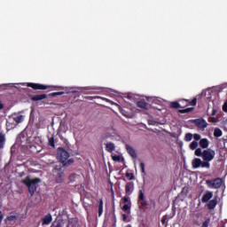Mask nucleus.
Returning a JSON list of instances; mask_svg holds the SVG:
<instances>
[{
	"instance_id": "f257e3e1",
	"label": "nucleus",
	"mask_w": 227,
	"mask_h": 227,
	"mask_svg": "<svg viewBox=\"0 0 227 227\" xmlns=\"http://www.w3.org/2000/svg\"><path fill=\"white\" fill-rule=\"evenodd\" d=\"M57 159L63 167L68 168L74 164V159H70V153L65 150L63 147H59L57 149ZM69 159V160H68Z\"/></svg>"
},
{
	"instance_id": "f03ea898",
	"label": "nucleus",
	"mask_w": 227,
	"mask_h": 227,
	"mask_svg": "<svg viewBox=\"0 0 227 227\" xmlns=\"http://www.w3.org/2000/svg\"><path fill=\"white\" fill-rule=\"evenodd\" d=\"M21 183L27 186L28 193L33 198V196H35V192H36V190L38 189V184L42 183V179H40V177L31 179V176H27L21 181Z\"/></svg>"
},
{
	"instance_id": "7ed1b4c3",
	"label": "nucleus",
	"mask_w": 227,
	"mask_h": 227,
	"mask_svg": "<svg viewBox=\"0 0 227 227\" xmlns=\"http://www.w3.org/2000/svg\"><path fill=\"white\" fill-rule=\"evenodd\" d=\"M53 177L57 184H63L65 182V168L60 165H56L52 170Z\"/></svg>"
},
{
	"instance_id": "20e7f679",
	"label": "nucleus",
	"mask_w": 227,
	"mask_h": 227,
	"mask_svg": "<svg viewBox=\"0 0 227 227\" xmlns=\"http://www.w3.org/2000/svg\"><path fill=\"white\" fill-rule=\"evenodd\" d=\"M215 158V151L212 149H206L203 151L202 160L210 164L211 160H214Z\"/></svg>"
},
{
	"instance_id": "39448f33",
	"label": "nucleus",
	"mask_w": 227,
	"mask_h": 227,
	"mask_svg": "<svg viewBox=\"0 0 227 227\" xmlns=\"http://www.w3.org/2000/svg\"><path fill=\"white\" fill-rule=\"evenodd\" d=\"M192 166L193 169H198V168H206L207 169H210V164L207 162H204L200 158H195L192 160Z\"/></svg>"
},
{
	"instance_id": "423d86ee",
	"label": "nucleus",
	"mask_w": 227,
	"mask_h": 227,
	"mask_svg": "<svg viewBox=\"0 0 227 227\" xmlns=\"http://www.w3.org/2000/svg\"><path fill=\"white\" fill-rule=\"evenodd\" d=\"M206 184L207 187H209V189H220V187L223 185V179L217 177L212 180H206Z\"/></svg>"
},
{
	"instance_id": "0eeeda50",
	"label": "nucleus",
	"mask_w": 227,
	"mask_h": 227,
	"mask_svg": "<svg viewBox=\"0 0 227 227\" xmlns=\"http://www.w3.org/2000/svg\"><path fill=\"white\" fill-rule=\"evenodd\" d=\"M28 88H32V90H54V88H58L56 86H51V85H43L42 83H33L28 82L27 83Z\"/></svg>"
},
{
	"instance_id": "6e6552de",
	"label": "nucleus",
	"mask_w": 227,
	"mask_h": 227,
	"mask_svg": "<svg viewBox=\"0 0 227 227\" xmlns=\"http://www.w3.org/2000/svg\"><path fill=\"white\" fill-rule=\"evenodd\" d=\"M138 207L139 208H145L148 207V201L146 199H145V193L143 192V190H139L138 192Z\"/></svg>"
},
{
	"instance_id": "1a4fd4ad",
	"label": "nucleus",
	"mask_w": 227,
	"mask_h": 227,
	"mask_svg": "<svg viewBox=\"0 0 227 227\" xmlns=\"http://www.w3.org/2000/svg\"><path fill=\"white\" fill-rule=\"evenodd\" d=\"M19 221V213L11 212L5 218V223L15 224Z\"/></svg>"
},
{
	"instance_id": "9d476101",
	"label": "nucleus",
	"mask_w": 227,
	"mask_h": 227,
	"mask_svg": "<svg viewBox=\"0 0 227 227\" xmlns=\"http://www.w3.org/2000/svg\"><path fill=\"white\" fill-rule=\"evenodd\" d=\"M193 123L198 127V129H207V127H208V123L203 118L193 120Z\"/></svg>"
},
{
	"instance_id": "9b49d317",
	"label": "nucleus",
	"mask_w": 227,
	"mask_h": 227,
	"mask_svg": "<svg viewBox=\"0 0 227 227\" xmlns=\"http://www.w3.org/2000/svg\"><path fill=\"white\" fill-rule=\"evenodd\" d=\"M126 151L128 152L129 155L132 157V159H137V153H136V150L133 149L129 144L125 145Z\"/></svg>"
},
{
	"instance_id": "f8f14e48",
	"label": "nucleus",
	"mask_w": 227,
	"mask_h": 227,
	"mask_svg": "<svg viewBox=\"0 0 227 227\" xmlns=\"http://www.w3.org/2000/svg\"><path fill=\"white\" fill-rule=\"evenodd\" d=\"M6 127H8V129H15V127H17V123L15 122L13 115L8 117L6 121Z\"/></svg>"
},
{
	"instance_id": "ddd939ff",
	"label": "nucleus",
	"mask_w": 227,
	"mask_h": 227,
	"mask_svg": "<svg viewBox=\"0 0 227 227\" xmlns=\"http://www.w3.org/2000/svg\"><path fill=\"white\" fill-rule=\"evenodd\" d=\"M125 191H126V196H130V194L134 192V183L133 182L127 183L125 186Z\"/></svg>"
},
{
	"instance_id": "4468645a",
	"label": "nucleus",
	"mask_w": 227,
	"mask_h": 227,
	"mask_svg": "<svg viewBox=\"0 0 227 227\" xmlns=\"http://www.w3.org/2000/svg\"><path fill=\"white\" fill-rule=\"evenodd\" d=\"M52 223V215L48 214L42 218V226L49 225Z\"/></svg>"
},
{
	"instance_id": "2eb2a0df",
	"label": "nucleus",
	"mask_w": 227,
	"mask_h": 227,
	"mask_svg": "<svg viewBox=\"0 0 227 227\" xmlns=\"http://www.w3.org/2000/svg\"><path fill=\"white\" fill-rule=\"evenodd\" d=\"M214 197V192H206V193L203 195L201 201L202 203H208L210 200Z\"/></svg>"
},
{
	"instance_id": "dca6fc26",
	"label": "nucleus",
	"mask_w": 227,
	"mask_h": 227,
	"mask_svg": "<svg viewBox=\"0 0 227 227\" xmlns=\"http://www.w3.org/2000/svg\"><path fill=\"white\" fill-rule=\"evenodd\" d=\"M215 207H217V197H215V199L209 200L207 203L208 210H214Z\"/></svg>"
},
{
	"instance_id": "f3484780",
	"label": "nucleus",
	"mask_w": 227,
	"mask_h": 227,
	"mask_svg": "<svg viewBox=\"0 0 227 227\" xmlns=\"http://www.w3.org/2000/svg\"><path fill=\"white\" fill-rule=\"evenodd\" d=\"M106 150L109 153H113V152H114V150H116V145H114V143L108 142L106 144Z\"/></svg>"
},
{
	"instance_id": "a211bd4d",
	"label": "nucleus",
	"mask_w": 227,
	"mask_h": 227,
	"mask_svg": "<svg viewBox=\"0 0 227 227\" xmlns=\"http://www.w3.org/2000/svg\"><path fill=\"white\" fill-rule=\"evenodd\" d=\"M44 98H47V94H38V95L33 96L31 98V100L33 102H38L40 100H44Z\"/></svg>"
},
{
	"instance_id": "6ab92c4d",
	"label": "nucleus",
	"mask_w": 227,
	"mask_h": 227,
	"mask_svg": "<svg viewBox=\"0 0 227 227\" xmlns=\"http://www.w3.org/2000/svg\"><path fill=\"white\" fill-rule=\"evenodd\" d=\"M137 107H140V109H148V103L145 101V99H141L137 102Z\"/></svg>"
},
{
	"instance_id": "aec40b11",
	"label": "nucleus",
	"mask_w": 227,
	"mask_h": 227,
	"mask_svg": "<svg viewBox=\"0 0 227 227\" xmlns=\"http://www.w3.org/2000/svg\"><path fill=\"white\" fill-rule=\"evenodd\" d=\"M199 145L200 148H202L203 150H206V148H208V139L207 138L200 139L199 142Z\"/></svg>"
},
{
	"instance_id": "412c9836",
	"label": "nucleus",
	"mask_w": 227,
	"mask_h": 227,
	"mask_svg": "<svg viewBox=\"0 0 227 227\" xmlns=\"http://www.w3.org/2000/svg\"><path fill=\"white\" fill-rule=\"evenodd\" d=\"M14 118V121L16 125H19V123H22L24 121V116L23 115H17V114H12Z\"/></svg>"
},
{
	"instance_id": "4be33fe9",
	"label": "nucleus",
	"mask_w": 227,
	"mask_h": 227,
	"mask_svg": "<svg viewBox=\"0 0 227 227\" xmlns=\"http://www.w3.org/2000/svg\"><path fill=\"white\" fill-rule=\"evenodd\" d=\"M48 145L51 148H56V140L54 139V135H51V137H48Z\"/></svg>"
},
{
	"instance_id": "5701e85b",
	"label": "nucleus",
	"mask_w": 227,
	"mask_h": 227,
	"mask_svg": "<svg viewBox=\"0 0 227 227\" xmlns=\"http://www.w3.org/2000/svg\"><path fill=\"white\" fill-rule=\"evenodd\" d=\"M102 214H104V200L100 199L98 202V217H100Z\"/></svg>"
},
{
	"instance_id": "b1692460",
	"label": "nucleus",
	"mask_w": 227,
	"mask_h": 227,
	"mask_svg": "<svg viewBox=\"0 0 227 227\" xmlns=\"http://www.w3.org/2000/svg\"><path fill=\"white\" fill-rule=\"evenodd\" d=\"M187 194H189V188L184 187L182 192L179 194V198L185 200V198H187Z\"/></svg>"
},
{
	"instance_id": "393cba45",
	"label": "nucleus",
	"mask_w": 227,
	"mask_h": 227,
	"mask_svg": "<svg viewBox=\"0 0 227 227\" xmlns=\"http://www.w3.org/2000/svg\"><path fill=\"white\" fill-rule=\"evenodd\" d=\"M78 222L76 218H71L68 220L67 227H77Z\"/></svg>"
},
{
	"instance_id": "a878e982",
	"label": "nucleus",
	"mask_w": 227,
	"mask_h": 227,
	"mask_svg": "<svg viewBox=\"0 0 227 227\" xmlns=\"http://www.w3.org/2000/svg\"><path fill=\"white\" fill-rule=\"evenodd\" d=\"M4 143H6V137L4 134L0 133V148H4Z\"/></svg>"
},
{
	"instance_id": "bb28decb",
	"label": "nucleus",
	"mask_w": 227,
	"mask_h": 227,
	"mask_svg": "<svg viewBox=\"0 0 227 227\" xmlns=\"http://www.w3.org/2000/svg\"><path fill=\"white\" fill-rule=\"evenodd\" d=\"M214 136L215 137H221L223 136V131L219 128H215L214 130Z\"/></svg>"
},
{
	"instance_id": "cd10ccee",
	"label": "nucleus",
	"mask_w": 227,
	"mask_h": 227,
	"mask_svg": "<svg viewBox=\"0 0 227 227\" xmlns=\"http://www.w3.org/2000/svg\"><path fill=\"white\" fill-rule=\"evenodd\" d=\"M192 111H194V107H189V108L179 110V113H181V114H185L187 113H192Z\"/></svg>"
},
{
	"instance_id": "c85d7f7f",
	"label": "nucleus",
	"mask_w": 227,
	"mask_h": 227,
	"mask_svg": "<svg viewBox=\"0 0 227 227\" xmlns=\"http://www.w3.org/2000/svg\"><path fill=\"white\" fill-rule=\"evenodd\" d=\"M65 224L63 223V221H57L51 224V227H64Z\"/></svg>"
},
{
	"instance_id": "c756f323",
	"label": "nucleus",
	"mask_w": 227,
	"mask_h": 227,
	"mask_svg": "<svg viewBox=\"0 0 227 227\" xmlns=\"http://www.w3.org/2000/svg\"><path fill=\"white\" fill-rule=\"evenodd\" d=\"M170 107L172 109H180V107H182L178 102L175 101V102H171L170 103Z\"/></svg>"
},
{
	"instance_id": "7c9ffc66",
	"label": "nucleus",
	"mask_w": 227,
	"mask_h": 227,
	"mask_svg": "<svg viewBox=\"0 0 227 227\" xmlns=\"http://www.w3.org/2000/svg\"><path fill=\"white\" fill-rule=\"evenodd\" d=\"M131 207H132V205L130 204V202L129 204H124L122 207L123 212H129Z\"/></svg>"
},
{
	"instance_id": "2f4dec72",
	"label": "nucleus",
	"mask_w": 227,
	"mask_h": 227,
	"mask_svg": "<svg viewBox=\"0 0 227 227\" xmlns=\"http://www.w3.org/2000/svg\"><path fill=\"white\" fill-rule=\"evenodd\" d=\"M195 155L196 157H203V150L201 148L195 149Z\"/></svg>"
},
{
	"instance_id": "473e14b6",
	"label": "nucleus",
	"mask_w": 227,
	"mask_h": 227,
	"mask_svg": "<svg viewBox=\"0 0 227 227\" xmlns=\"http://www.w3.org/2000/svg\"><path fill=\"white\" fill-rule=\"evenodd\" d=\"M210 224V217H206L205 221L202 223L201 227H208Z\"/></svg>"
},
{
	"instance_id": "72a5a7b5",
	"label": "nucleus",
	"mask_w": 227,
	"mask_h": 227,
	"mask_svg": "<svg viewBox=\"0 0 227 227\" xmlns=\"http://www.w3.org/2000/svg\"><path fill=\"white\" fill-rule=\"evenodd\" d=\"M184 141H186V142L192 141V134L186 133L184 136Z\"/></svg>"
},
{
	"instance_id": "f704fd0d",
	"label": "nucleus",
	"mask_w": 227,
	"mask_h": 227,
	"mask_svg": "<svg viewBox=\"0 0 227 227\" xmlns=\"http://www.w3.org/2000/svg\"><path fill=\"white\" fill-rule=\"evenodd\" d=\"M190 149H192V150H196V149H198V142L192 141V142L190 144Z\"/></svg>"
},
{
	"instance_id": "c9c22d12",
	"label": "nucleus",
	"mask_w": 227,
	"mask_h": 227,
	"mask_svg": "<svg viewBox=\"0 0 227 227\" xmlns=\"http://www.w3.org/2000/svg\"><path fill=\"white\" fill-rule=\"evenodd\" d=\"M112 159L114 162H120V160H121V157L120 155H112Z\"/></svg>"
},
{
	"instance_id": "e433bc0d",
	"label": "nucleus",
	"mask_w": 227,
	"mask_h": 227,
	"mask_svg": "<svg viewBox=\"0 0 227 227\" xmlns=\"http://www.w3.org/2000/svg\"><path fill=\"white\" fill-rule=\"evenodd\" d=\"M188 102L189 106H196L198 104V98H194L192 101L186 100Z\"/></svg>"
},
{
	"instance_id": "4c0bfd02",
	"label": "nucleus",
	"mask_w": 227,
	"mask_h": 227,
	"mask_svg": "<svg viewBox=\"0 0 227 227\" xmlns=\"http://www.w3.org/2000/svg\"><path fill=\"white\" fill-rule=\"evenodd\" d=\"M49 95H50V97H59V95H65V92L64 91L53 92Z\"/></svg>"
},
{
	"instance_id": "58836bf2",
	"label": "nucleus",
	"mask_w": 227,
	"mask_h": 227,
	"mask_svg": "<svg viewBox=\"0 0 227 227\" xmlns=\"http://www.w3.org/2000/svg\"><path fill=\"white\" fill-rule=\"evenodd\" d=\"M108 137H111V133L103 134L101 137V139H102V141H105L106 139H108Z\"/></svg>"
},
{
	"instance_id": "ea45409f",
	"label": "nucleus",
	"mask_w": 227,
	"mask_h": 227,
	"mask_svg": "<svg viewBox=\"0 0 227 227\" xmlns=\"http://www.w3.org/2000/svg\"><path fill=\"white\" fill-rule=\"evenodd\" d=\"M193 139H194L196 142L201 141V135L195 133V134L193 135Z\"/></svg>"
},
{
	"instance_id": "a19ab883",
	"label": "nucleus",
	"mask_w": 227,
	"mask_h": 227,
	"mask_svg": "<svg viewBox=\"0 0 227 227\" xmlns=\"http://www.w3.org/2000/svg\"><path fill=\"white\" fill-rule=\"evenodd\" d=\"M209 123H217V118L215 117H209L208 118Z\"/></svg>"
},
{
	"instance_id": "79ce46f5",
	"label": "nucleus",
	"mask_w": 227,
	"mask_h": 227,
	"mask_svg": "<svg viewBox=\"0 0 227 227\" xmlns=\"http://www.w3.org/2000/svg\"><path fill=\"white\" fill-rule=\"evenodd\" d=\"M126 177L129 178V180H134V174L127 172Z\"/></svg>"
},
{
	"instance_id": "37998d69",
	"label": "nucleus",
	"mask_w": 227,
	"mask_h": 227,
	"mask_svg": "<svg viewBox=\"0 0 227 227\" xmlns=\"http://www.w3.org/2000/svg\"><path fill=\"white\" fill-rule=\"evenodd\" d=\"M161 223L167 225L168 224V216L164 215L161 218Z\"/></svg>"
},
{
	"instance_id": "c03bdc74",
	"label": "nucleus",
	"mask_w": 227,
	"mask_h": 227,
	"mask_svg": "<svg viewBox=\"0 0 227 227\" xmlns=\"http://www.w3.org/2000/svg\"><path fill=\"white\" fill-rule=\"evenodd\" d=\"M140 169H141V173H143V175H145L146 173L145 171V162H140Z\"/></svg>"
},
{
	"instance_id": "a18cd8bd",
	"label": "nucleus",
	"mask_w": 227,
	"mask_h": 227,
	"mask_svg": "<svg viewBox=\"0 0 227 227\" xmlns=\"http://www.w3.org/2000/svg\"><path fill=\"white\" fill-rule=\"evenodd\" d=\"M148 124L149 125H157V121H153V120H149L148 121Z\"/></svg>"
},
{
	"instance_id": "49530a36",
	"label": "nucleus",
	"mask_w": 227,
	"mask_h": 227,
	"mask_svg": "<svg viewBox=\"0 0 227 227\" xmlns=\"http://www.w3.org/2000/svg\"><path fill=\"white\" fill-rule=\"evenodd\" d=\"M4 218V215H3V211H0V224L3 223V219Z\"/></svg>"
},
{
	"instance_id": "de8ad7c7",
	"label": "nucleus",
	"mask_w": 227,
	"mask_h": 227,
	"mask_svg": "<svg viewBox=\"0 0 227 227\" xmlns=\"http://www.w3.org/2000/svg\"><path fill=\"white\" fill-rule=\"evenodd\" d=\"M216 114H217V110H215V108H213L211 116H215Z\"/></svg>"
},
{
	"instance_id": "09e8293b",
	"label": "nucleus",
	"mask_w": 227,
	"mask_h": 227,
	"mask_svg": "<svg viewBox=\"0 0 227 227\" xmlns=\"http://www.w3.org/2000/svg\"><path fill=\"white\" fill-rule=\"evenodd\" d=\"M122 201L123 203H129V197H123Z\"/></svg>"
},
{
	"instance_id": "8fccbe9b",
	"label": "nucleus",
	"mask_w": 227,
	"mask_h": 227,
	"mask_svg": "<svg viewBox=\"0 0 227 227\" xmlns=\"http://www.w3.org/2000/svg\"><path fill=\"white\" fill-rule=\"evenodd\" d=\"M122 221L124 222L127 221V215L125 214L122 215Z\"/></svg>"
},
{
	"instance_id": "3c124183",
	"label": "nucleus",
	"mask_w": 227,
	"mask_h": 227,
	"mask_svg": "<svg viewBox=\"0 0 227 227\" xmlns=\"http://www.w3.org/2000/svg\"><path fill=\"white\" fill-rule=\"evenodd\" d=\"M121 114H123V116L129 117V115H127V114H125V110H121Z\"/></svg>"
},
{
	"instance_id": "603ef678",
	"label": "nucleus",
	"mask_w": 227,
	"mask_h": 227,
	"mask_svg": "<svg viewBox=\"0 0 227 227\" xmlns=\"http://www.w3.org/2000/svg\"><path fill=\"white\" fill-rule=\"evenodd\" d=\"M4 109V105L0 101V110Z\"/></svg>"
},
{
	"instance_id": "864d4df0",
	"label": "nucleus",
	"mask_w": 227,
	"mask_h": 227,
	"mask_svg": "<svg viewBox=\"0 0 227 227\" xmlns=\"http://www.w3.org/2000/svg\"><path fill=\"white\" fill-rule=\"evenodd\" d=\"M24 175H26V173H24V172L20 173V177L24 176Z\"/></svg>"
},
{
	"instance_id": "5fc2aeb1",
	"label": "nucleus",
	"mask_w": 227,
	"mask_h": 227,
	"mask_svg": "<svg viewBox=\"0 0 227 227\" xmlns=\"http://www.w3.org/2000/svg\"><path fill=\"white\" fill-rule=\"evenodd\" d=\"M126 227H132V225L131 224H128Z\"/></svg>"
},
{
	"instance_id": "6e6d98bb",
	"label": "nucleus",
	"mask_w": 227,
	"mask_h": 227,
	"mask_svg": "<svg viewBox=\"0 0 227 227\" xmlns=\"http://www.w3.org/2000/svg\"><path fill=\"white\" fill-rule=\"evenodd\" d=\"M112 194H114V191L112 190Z\"/></svg>"
}]
</instances>
